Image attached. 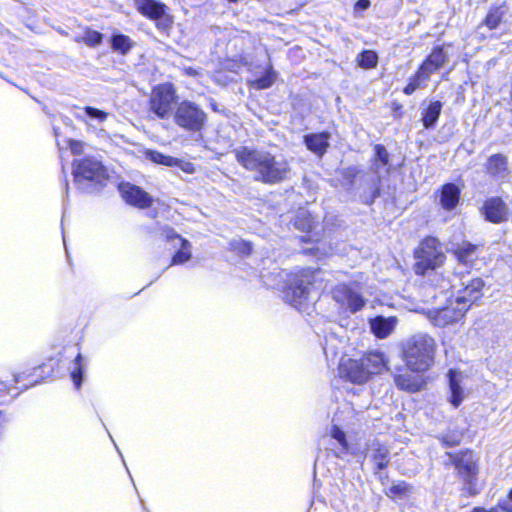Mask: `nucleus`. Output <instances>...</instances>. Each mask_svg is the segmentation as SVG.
Masks as SVG:
<instances>
[{"label": "nucleus", "mask_w": 512, "mask_h": 512, "mask_svg": "<svg viewBox=\"0 0 512 512\" xmlns=\"http://www.w3.org/2000/svg\"><path fill=\"white\" fill-rule=\"evenodd\" d=\"M395 384L401 390L417 392L421 389L422 382L418 377L405 373L395 376Z\"/></svg>", "instance_id": "bb28decb"}, {"label": "nucleus", "mask_w": 512, "mask_h": 512, "mask_svg": "<svg viewBox=\"0 0 512 512\" xmlns=\"http://www.w3.org/2000/svg\"><path fill=\"white\" fill-rule=\"evenodd\" d=\"M466 311V306L455 302V304L441 309L429 310L427 316L434 326L445 327L459 321Z\"/></svg>", "instance_id": "9d476101"}, {"label": "nucleus", "mask_w": 512, "mask_h": 512, "mask_svg": "<svg viewBox=\"0 0 512 512\" xmlns=\"http://www.w3.org/2000/svg\"><path fill=\"white\" fill-rule=\"evenodd\" d=\"M369 378L387 369V360L382 352H369L362 357Z\"/></svg>", "instance_id": "aec40b11"}, {"label": "nucleus", "mask_w": 512, "mask_h": 512, "mask_svg": "<svg viewBox=\"0 0 512 512\" xmlns=\"http://www.w3.org/2000/svg\"><path fill=\"white\" fill-rule=\"evenodd\" d=\"M339 373L341 378L355 384H363L370 379L362 358L359 360L342 359L339 365Z\"/></svg>", "instance_id": "9b49d317"}, {"label": "nucleus", "mask_w": 512, "mask_h": 512, "mask_svg": "<svg viewBox=\"0 0 512 512\" xmlns=\"http://www.w3.org/2000/svg\"><path fill=\"white\" fill-rule=\"evenodd\" d=\"M103 35L95 30L87 29L84 35L80 39H76L77 42H84L90 47H95L102 42Z\"/></svg>", "instance_id": "c9c22d12"}, {"label": "nucleus", "mask_w": 512, "mask_h": 512, "mask_svg": "<svg viewBox=\"0 0 512 512\" xmlns=\"http://www.w3.org/2000/svg\"><path fill=\"white\" fill-rule=\"evenodd\" d=\"M70 149L73 154H80L83 151V144L79 141L70 140L69 142Z\"/></svg>", "instance_id": "79ce46f5"}, {"label": "nucleus", "mask_w": 512, "mask_h": 512, "mask_svg": "<svg viewBox=\"0 0 512 512\" xmlns=\"http://www.w3.org/2000/svg\"><path fill=\"white\" fill-rule=\"evenodd\" d=\"M331 436L340 444L342 451L347 450L346 436L340 428L334 426L331 430Z\"/></svg>", "instance_id": "4c0bfd02"}, {"label": "nucleus", "mask_w": 512, "mask_h": 512, "mask_svg": "<svg viewBox=\"0 0 512 512\" xmlns=\"http://www.w3.org/2000/svg\"><path fill=\"white\" fill-rule=\"evenodd\" d=\"M416 91V88L414 85H412L410 82L405 86V88L403 89V92L406 94V95H411L412 93H414Z\"/></svg>", "instance_id": "a18cd8bd"}, {"label": "nucleus", "mask_w": 512, "mask_h": 512, "mask_svg": "<svg viewBox=\"0 0 512 512\" xmlns=\"http://www.w3.org/2000/svg\"><path fill=\"white\" fill-rule=\"evenodd\" d=\"M3 418V414L2 412H0V420Z\"/></svg>", "instance_id": "3c124183"}, {"label": "nucleus", "mask_w": 512, "mask_h": 512, "mask_svg": "<svg viewBox=\"0 0 512 512\" xmlns=\"http://www.w3.org/2000/svg\"><path fill=\"white\" fill-rule=\"evenodd\" d=\"M436 342L425 333L415 334L402 343V356L407 367L414 372H424L434 363Z\"/></svg>", "instance_id": "f03ea898"}, {"label": "nucleus", "mask_w": 512, "mask_h": 512, "mask_svg": "<svg viewBox=\"0 0 512 512\" xmlns=\"http://www.w3.org/2000/svg\"><path fill=\"white\" fill-rule=\"evenodd\" d=\"M366 457L374 463L375 473L384 469L390 461L388 448L378 442H373L369 446Z\"/></svg>", "instance_id": "a211bd4d"}, {"label": "nucleus", "mask_w": 512, "mask_h": 512, "mask_svg": "<svg viewBox=\"0 0 512 512\" xmlns=\"http://www.w3.org/2000/svg\"><path fill=\"white\" fill-rule=\"evenodd\" d=\"M487 172L496 177H505L508 172L507 158L502 154L490 156L486 164Z\"/></svg>", "instance_id": "5701e85b"}, {"label": "nucleus", "mask_w": 512, "mask_h": 512, "mask_svg": "<svg viewBox=\"0 0 512 512\" xmlns=\"http://www.w3.org/2000/svg\"><path fill=\"white\" fill-rule=\"evenodd\" d=\"M460 200V189L454 183H447L442 186L440 193V204L445 210H453Z\"/></svg>", "instance_id": "4be33fe9"}, {"label": "nucleus", "mask_w": 512, "mask_h": 512, "mask_svg": "<svg viewBox=\"0 0 512 512\" xmlns=\"http://www.w3.org/2000/svg\"><path fill=\"white\" fill-rule=\"evenodd\" d=\"M438 279H439L438 287H439L440 291L441 292L447 291L450 287L449 281L444 279L441 275L438 276Z\"/></svg>", "instance_id": "37998d69"}, {"label": "nucleus", "mask_w": 512, "mask_h": 512, "mask_svg": "<svg viewBox=\"0 0 512 512\" xmlns=\"http://www.w3.org/2000/svg\"><path fill=\"white\" fill-rule=\"evenodd\" d=\"M137 9L139 12L153 20L166 21V6L155 0H137Z\"/></svg>", "instance_id": "f3484780"}, {"label": "nucleus", "mask_w": 512, "mask_h": 512, "mask_svg": "<svg viewBox=\"0 0 512 512\" xmlns=\"http://www.w3.org/2000/svg\"><path fill=\"white\" fill-rule=\"evenodd\" d=\"M414 270L418 275H425L428 271H434L442 266L445 255L439 241L434 237L425 238L414 253Z\"/></svg>", "instance_id": "7ed1b4c3"}, {"label": "nucleus", "mask_w": 512, "mask_h": 512, "mask_svg": "<svg viewBox=\"0 0 512 512\" xmlns=\"http://www.w3.org/2000/svg\"><path fill=\"white\" fill-rule=\"evenodd\" d=\"M315 276V273L312 271H303L301 274H296L291 278L285 292V297L295 308L300 310L301 305L309 299Z\"/></svg>", "instance_id": "423d86ee"}, {"label": "nucleus", "mask_w": 512, "mask_h": 512, "mask_svg": "<svg viewBox=\"0 0 512 512\" xmlns=\"http://www.w3.org/2000/svg\"><path fill=\"white\" fill-rule=\"evenodd\" d=\"M476 249L475 245L471 243H462L455 250L454 254L456 258L463 264L467 265L473 262L476 257Z\"/></svg>", "instance_id": "cd10ccee"}, {"label": "nucleus", "mask_w": 512, "mask_h": 512, "mask_svg": "<svg viewBox=\"0 0 512 512\" xmlns=\"http://www.w3.org/2000/svg\"><path fill=\"white\" fill-rule=\"evenodd\" d=\"M181 170H183L184 172L188 173V174H192L194 173L195 171V167L192 163L190 162H186V161H181L179 160V163L177 165Z\"/></svg>", "instance_id": "a19ab883"}, {"label": "nucleus", "mask_w": 512, "mask_h": 512, "mask_svg": "<svg viewBox=\"0 0 512 512\" xmlns=\"http://www.w3.org/2000/svg\"><path fill=\"white\" fill-rule=\"evenodd\" d=\"M185 73L190 76H196L199 74V72L192 67L185 68Z\"/></svg>", "instance_id": "de8ad7c7"}, {"label": "nucleus", "mask_w": 512, "mask_h": 512, "mask_svg": "<svg viewBox=\"0 0 512 512\" xmlns=\"http://www.w3.org/2000/svg\"><path fill=\"white\" fill-rule=\"evenodd\" d=\"M177 95L171 84L163 83L152 89L149 109L160 119H168L176 108Z\"/></svg>", "instance_id": "39448f33"}, {"label": "nucleus", "mask_w": 512, "mask_h": 512, "mask_svg": "<svg viewBox=\"0 0 512 512\" xmlns=\"http://www.w3.org/2000/svg\"><path fill=\"white\" fill-rule=\"evenodd\" d=\"M426 81H428V78L424 75H421L419 70L410 79V83L415 86L416 90L421 88Z\"/></svg>", "instance_id": "ea45409f"}, {"label": "nucleus", "mask_w": 512, "mask_h": 512, "mask_svg": "<svg viewBox=\"0 0 512 512\" xmlns=\"http://www.w3.org/2000/svg\"><path fill=\"white\" fill-rule=\"evenodd\" d=\"M356 61L361 68L372 69L377 66L378 56L374 51L365 50L357 56Z\"/></svg>", "instance_id": "2f4dec72"}, {"label": "nucleus", "mask_w": 512, "mask_h": 512, "mask_svg": "<svg viewBox=\"0 0 512 512\" xmlns=\"http://www.w3.org/2000/svg\"><path fill=\"white\" fill-rule=\"evenodd\" d=\"M447 62V54L442 47H437L432 50L430 55L419 67L421 75H424L430 79L431 75L442 68Z\"/></svg>", "instance_id": "2eb2a0df"}, {"label": "nucleus", "mask_w": 512, "mask_h": 512, "mask_svg": "<svg viewBox=\"0 0 512 512\" xmlns=\"http://www.w3.org/2000/svg\"><path fill=\"white\" fill-rule=\"evenodd\" d=\"M276 79L277 72L273 70L272 66L269 64L268 67L266 68L265 74L262 77L257 78L251 82V87L258 90L266 89L271 87L276 81Z\"/></svg>", "instance_id": "c756f323"}, {"label": "nucleus", "mask_w": 512, "mask_h": 512, "mask_svg": "<svg viewBox=\"0 0 512 512\" xmlns=\"http://www.w3.org/2000/svg\"><path fill=\"white\" fill-rule=\"evenodd\" d=\"M333 299L341 307L355 313L363 308L365 300L360 293L346 284H338L332 290Z\"/></svg>", "instance_id": "1a4fd4ad"}, {"label": "nucleus", "mask_w": 512, "mask_h": 512, "mask_svg": "<svg viewBox=\"0 0 512 512\" xmlns=\"http://www.w3.org/2000/svg\"><path fill=\"white\" fill-rule=\"evenodd\" d=\"M84 112L87 116L95 119L99 123L104 122L108 117V113L90 106L85 107Z\"/></svg>", "instance_id": "e433bc0d"}, {"label": "nucleus", "mask_w": 512, "mask_h": 512, "mask_svg": "<svg viewBox=\"0 0 512 512\" xmlns=\"http://www.w3.org/2000/svg\"><path fill=\"white\" fill-rule=\"evenodd\" d=\"M314 219L307 209H299L295 220L294 226L300 231L308 232L313 228Z\"/></svg>", "instance_id": "c85d7f7f"}, {"label": "nucleus", "mask_w": 512, "mask_h": 512, "mask_svg": "<svg viewBox=\"0 0 512 512\" xmlns=\"http://www.w3.org/2000/svg\"><path fill=\"white\" fill-rule=\"evenodd\" d=\"M374 161L372 164V170L377 174L381 175L382 173L388 172L389 165V154L386 148L383 145H376L374 147Z\"/></svg>", "instance_id": "393cba45"}, {"label": "nucleus", "mask_w": 512, "mask_h": 512, "mask_svg": "<svg viewBox=\"0 0 512 512\" xmlns=\"http://www.w3.org/2000/svg\"><path fill=\"white\" fill-rule=\"evenodd\" d=\"M162 235L167 241H177L180 244V249L173 256V264H182L190 259L191 245L187 240L183 239L173 229L170 228L164 229Z\"/></svg>", "instance_id": "dca6fc26"}, {"label": "nucleus", "mask_w": 512, "mask_h": 512, "mask_svg": "<svg viewBox=\"0 0 512 512\" xmlns=\"http://www.w3.org/2000/svg\"><path fill=\"white\" fill-rule=\"evenodd\" d=\"M77 117H78L79 119H81V120H83V121H84V117H83V116H81V115H77Z\"/></svg>", "instance_id": "09e8293b"}, {"label": "nucleus", "mask_w": 512, "mask_h": 512, "mask_svg": "<svg viewBox=\"0 0 512 512\" xmlns=\"http://www.w3.org/2000/svg\"><path fill=\"white\" fill-rule=\"evenodd\" d=\"M120 193L123 199L136 207L146 208L152 203V198L142 190L140 187L132 185L130 183L121 184L119 186Z\"/></svg>", "instance_id": "ddd939ff"}, {"label": "nucleus", "mask_w": 512, "mask_h": 512, "mask_svg": "<svg viewBox=\"0 0 512 512\" xmlns=\"http://www.w3.org/2000/svg\"><path fill=\"white\" fill-rule=\"evenodd\" d=\"M146 156L149 160L156 164H162L165 166L173 167L178 165L179 160L168 155H164L157 151H148Z\"/></svg>", "instance_id": "473e14b6"}, {"label": "nucleus", "mask_w": 512, "mask_h": 512, "mask_svg": "<svg viewBox=\"0 0 512 512\" xmlns=\"http://www.w3.org/2000/svg\"><path fill=\"white\" fill-rule=\"evenodd\" d=\"M173 119L175 124L182 129L197 132L204 127L207 114L196 103L184 100L177 104L173 113Z\"/></svg>", "instance_id": "20e7f679"}, {"label": "nucleus", "mask_w": 512, "mask_h": 512, "mask_svg": "<svg viewBox=\"0 0 512 512\" xmlns=\"http://www.w3.org/2000/svg\"><path fill=\"white\" fill-rule=\"evenodd\" d=\"M481 214L487 221L498 224L507 221L508 208L500 197H492L484 202Z\"/></svg>", "instance_id": "f8f14e48"}, {"label": "nucleus", "mask_w": 512, "mask_h": 512, "mask_svg": "<svg viewBox=\"0 0 512 512\" xmlns=\"http://www.w3.org/2000/svg\"><path fill=\"white\" fill-rule=\"evenodd\" d=\"M462 434L459 432H455L452 434L443 435L441 437V441L443 444L449 447H453L458 445L461 442Z\"/></svg>", "instance_id": "58836bf2"}, {"label": "nucleus", "mask_w": 512, "mask_h": 512, "mask_svg": "<svg viewBox=\"0 0 512 512\" xmlns=\"http://www.w3.org/2000/svg\"><path fill=\"white\" fill-rule=\"evenodd\" d=\"M330 137L328 132L312 133L304 136V143L311 152L322 156L329 147Z\"/></svg>", "instance_id": "6ab92c4d"}, {"label": "nucleus", "mask_w": 512, "mask_h": 512, "mask_svg": "<svg viewBox=\"0 0 512 512\" xmlns=\"http://www.w3.org/2000/svg\"><path fill=\"white\" fill-rule=\"evenodd\" d=\"M484 282L480 278L472 279L464 289V295L456 299L457 304L466 306L467 302H473L478 298V293L482 290Z\"/></svg>", "instance_id": "a878e982"}, {"label": "nucleus", "mask_w": 512, "mask_h": 512, "mask_svg": "<svg viewBox=\"0 0 512 512\" xmlns=\"http://www.w3.org/2000/svg\"><path fill=\"white\" fill-rule=\"evenodd\" d=\"M82 373H83L82 356L79 353L73 362V367L71 368V378H72V381L77 389H79L81 386Z\"/></svg>", "instance_id": "f704fd0d"}, {"label": "nucleus", "mask_w": 512, "mask_h": 512, "mask_svg": "<svg viewBox=\"0 0 512 512\" xmlns=\"http://www.w3.org/2000/svg\"><path fill=\"white\" fill-rule=\"evenodd\" d=\"M228 1L234 3V2H237L238 0H228Z\"/></svg>", "instance_id": "8fccbe9b"}, {"label": "nucleus", "mask_w": 512, "mask_h": 512, "mask_svg": "<svg viewBox=\"0 0 512 512\" xmlns=\"http://www.w3.org/2000/svg\"><path fill=\"white\" fill-rule=\"evenodd\" d=\"M397 322H398V320L396 317L378 316L371 320L370 326H371L372 332L378 338H386L394 331V329L397 325Z\"/></svg>", "instance_id": "412c9836"}, {"label": "nucleus", "mask_w": 512, "mask_h": 512, "mask_svg": "<svg viewBox=\"0 0 512 512\" xmlns=\"http://www.w3.org/2000/svg\"><path fill=\"white\" fill-rule=\"evenodd\" d=\"M449 391L448 402L455 408L459 407L466 398L465 388L462 385L463 374L461 372L450 370L448 373Z\"/></svg>", "instance_id": "4468645a"}, {"label": "nucleus", "mask_w": 512, "mask_h": 512, "mask_svg": "<svg viewBox=\"0 0 512 512\" xmlns=\"http://www.w3.org/2000/svg\"><path fill=\"white\" fill-rule=\"evenodd\" d=\"M443 104L435 100L431 101L422 112V123L427 129L433 128L440 116Z\"/></svg>", "instance_id": "b1692460"}, {"label": "nucleus", "mask_w": 512, "mask_h": 512, "mask_svg": "<svg viewBox=\"0 0 512 512\" xmlns=\"http://www.w3.org/2000/svg\"><path fill=\"white\" fill-rule=\"evenodd\" d=\"M111 45L114 51L120 52L124 55L132 49L134 42L126 35L115 34L111 39Z\"/></svg>", "instance_id": "7c9ffc66"}, {"label": "nucleus", "mask_w": 512, "mask_h": 512, "mask_svg": "<svg viewBox=\"0 0 512 512\" xmlns=\"http://www.w3.org/2000/svg\"><path fill=\"white\" fill-rule=\"evenodd\" d=\"M503 509L508 512H512V490L509 493V501L503 505Z\"/></svg>", "instance_id": "49530a36"}, {"label": "nucleus", "mask_w": 512, "mask_h": 512, "mask_svg": "<svg viewBox=\"0 0 512 512\" xmlns=\"http://www.w3.org/2000/svg\"><path fill=\"white\" fill-rule=\"evenodd\" d=\"M73 165L74 180L78 184L84 181L102 184L108 177L106 168L92 157L76 160Z\"/></svg>", "instance_id": "0eeeda50"}, {"label": "nucleus", "mask_w": 512, "mask_h": 512, "mask_svg": "<svg viewBox=\"0 0 512 512\" xmlns=\"http://www.w3.org/2000/svg\"><path fill=\"white\" fill-rule=\"evenodd\" d=\"M369 5H370L369 0H359L355 4V9L357 11H362V10L367 9L369 7Z\"/></svg>", "instance_id": "c03bdc74"}, {"label": "nucleus", "mask_w": 512, "mask_h": 512, "mask_svg": "<svg viewBox=\"0 0 512 512\" xmlns=\"http://www.w3.org/2000/svg\"><path fill=\"white\" fill-rule=\"evenodd\" d=\"M505 14V11L501 7H496L491 9L485 20L484 23L489 29H495L500 24L503 16Z\"/></svg>", "instance_id": "72a5a7b5"}, {"label": "nucleus", "mask_w": 512, "mask_h": 512, "mask_svg": "<svg viewBox=\"0 0 512 512\" xmlns=\"http://www.w3.org/2000/svg\"><path fill=\"white\" fill-rule=\"evenodd\" d=\"M238 163L246 170L255 173V180L275 184L285 180L290 172L286 160H277L267 151L240 147L235 150Z\"/></svg>", "instance_id": "f257e3e1"}, {"label": "nucleus", "mask_w": 512, "mask_h": 512, "mask_svg": "<svg viewBox=\"0 0 512 512\" xmlns=\"http://www.w3.org/2000/svg\"><path fill=\"white\" fill-rule=\"evenodd\" d=\"M450 462L454 465L458 475L468 485H472L478 474V458L472 451L448 453Z\"/></svg>", "instance_id": "6e6552de"}]
</instances>
